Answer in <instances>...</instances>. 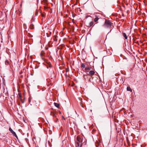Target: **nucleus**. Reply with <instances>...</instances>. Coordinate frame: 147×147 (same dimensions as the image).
Here are the masks:
<instances>
[{"mask_svg":"<svg viewBox=\"0 0 147 147\" xmlns=\"http://www.w3.org/2000/svg\"><path fill=\"white\" fill-rule=\"evenodd\" d=\"M5 63L6 65H7L9 63V61L7 60H6L5 62Z\"/></svg>","mask_w":147,"mask_h":147,"instance_id":"nucleus-13","label":"nucleus"},{"mask_svg":"<svg viewBox=\"0 0 147 147\" xmlns=\"http://www.w3.org/2000/svg\"><path fill=\"white\" fill-rule=\"evenodd\" d=\"M112 24V23L111 22L108 20H106L104 26L105 28H109L111 27Z\"/></svg>","mask_w":147,"mask_h":147,"instance_id":"nucleus-2","label":"nucleus"},{"mask_svg":"<svg viewBox=\"0 0 147 147\" xmlns=\"http://www.w3.org/2000/svg\"><path fill=\"white\" fill-rule=\"evenodd\" d=\"M54 104L55 106L57 107H58L59 106V105L57 103L55 102H54Z\"/></svg>","mask_w":147,"mask_h":147,"instance_id":"nucleus-11","label":"nucleus"},{"mask_svg":"<svg viewBox=\"0 0 147 147\" xmlns=\"http://www.w3.org/2000/svg\"><path fill=\"white\" fill-rule=\"evenodd\" d=\"M89 74L90 75L92 76L95 74V72L94 71L91 70L89 71Z\"/></svg>","mask_w":147,"mask_h":147,"instance_id":"nucleus-4","label":"nucleus"},{"mask_svg":"<svg viewBox=\"0 0 147 147\" xmlns=\"http://www.w3.org/2000/svg\"><path fill=\"white\" fill-rule=\"evenodd\" d=\"M32 26H33V25H32L30 26V27H31V28H32Z\"/></svg>","mask_w":147,"mask_h":147,"instance_id":"nucleus-15","label":"nucleus"},{"mask_svg":"<svg viewBox=\"0 0 147 147\" xmlns=\"http://www.w3.org/2000/svg\"><path fill=\"white\" fill-rule=\"evenodd\" d=\"M85 65L84 63H82L81 65V67L83 68H85Z\"/></svg>","mask_w":147,"mask_h":147,"instance_id":"nucleus-9","label":"nucleus"},{"mask_svg":"<svg viewBox=\"0 0 147 147\" xmlns=\"http://www.w3.org/2000/svg\"><path fill=\"white\" fill-rule=\"evenodd\" d=\"M93 24H94V22H93L92 21V22H90V23L89 24V26H92L93 25Z\"/></svg>","mask_w":147,"mask_h":147,"instance_id":"nucleus-12","label":"nucleus"},{"mask_svg":"<svg viewBox=\"0 0 147 147\" xmlns=\"http://www.w3.org/2000/svg\"><path fill=\"white\" fill-rule=\"evenodd\" d=\"M18 96L19 97H20V98H21V94L20 93H19Z\"/></svg>","mask_w":147,"mask_h":147,"instance_id":"nucleus-14","label":"nucleus"},{"mask_svg":"<svg viewBox=\"0 0 147 147\" xmlns=\"http://www.w3.org/2000/svg\"><path fill=\"white\" fill-rule=\"evenodd\" d=\"M91 68L88 67H86L85 69V71H87L88 70H90V69Z\"/></svg>","mask_w":147,"mask_h":147,"instance_id":"nucleus-10","label":"nucleus"},{"mask_svg":"<svg viewBox=\"0 0 147 147\" xmlns=\"http://www.w3.org/2000/svg\"><path fill=\"white\" fill-rule=\"evenodd\" d=\"M122 34H123V36L125 38V39H127V36L126 34L125 33L123 32V33Z\"/></svg>","mask_w":147,"mask_h":147,"instance_id":"nucleus-6","label":"nucleus"},{"mask_svg":"<svg viewBox=\"0 0 147 147\" xmlns=\"http://www.w3.org/2000/svg\"><path fill=\"white\" fill-rule=\"evenodd\" d=\"M9 130L10 132L14 136H15L17 138V136L16 133L13 131L10 127L9 128Z\"/></svg>","mask_w":147,"mask_h":147,"instance_id":"nucleus-3","label":"nucleus"},{"mask_svg":"<svg viewBox=\"0 0 147 147\" xmlns=\"http://www.w3.org/2000/svg\"><path fill=\"white\" fill-rule=\"evenodd\" d=\"M52 67V66L51 65V63L50 62H49L48 63V65L47 66V68H51Z\"/></svg>","mask_w":147,"mask_h":147,"instance_id":"nucleus-5","label":"nucleus"},{"mask_svg":"<svg viewBox=\"0 0 147 147\" xmlns=\"http://www.w3.org/2000/svg\"><path fill=\"white\" fill-rule=\"evenodd\" d=\"M127 91H131L132 92V90L130 88L129 86H128L127 87Z\"/></svg>","mask_w":147,"mask_h":147,"instance_id":"nucleus-7","label":"nucleus"},{"mask_svg":"<svg viewBox=\"0 0 147 147\" xmlns=\"http://www.w3.org/2000/svg\"><path fill=\"white\" fill-rule=\"evenodd\" d=\"M82 138L80 136H78L77 138V141L76 142V146L81 147L82 145Z\"/></svg>","mask_w":147,"mask_h":147,"instance_id":"nucleus-1","label":"nucleus"},{"mask_svg":"<svg viewBox=\"0 0 147 147\" xmlns=\"http://www.w3.org/2000/svg\"><path fill=\"white\" fill-rule=\"evenodd\" d=\"M99 19V18H98L97 17H96L94 18V21L95 22H96L98 21Z\"/></svg>","mask_w":147,"mask_h":147,"instance_id":"nucleus-8","label":"nucleus"},{"mask_svg":"<svg viewBox=\"0 0 147 147\" xmlns=\"http://www.w3.org/2000/svg\"><path fill=\"white\" fill-rule=\"evenodd\" d=\"M42 16H44V15H42Z\"/></svg>","mask_w":147,"mask_h":147,"instance_id":"nucleus-16","label":"nucleus"}]
</instances>
